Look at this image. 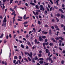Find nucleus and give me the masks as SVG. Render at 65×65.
I'll list each match as a JSON object with an SVG mask.
<instances>
[{"label":"nucleus","instance_id":"nucleus-1","mask_svg":"<svg viewBox=\"0 0 65 65\" xmlns=\"http://www.w3.org/2000/svg\"><path fill=\"white\" fill-rule=\"evenodd\" d=\"M24 54L25 55H28L31 58H32V52H30V54H29V53H27V52H25Z\"/></svg>","mask_w":65,"mask_h":65},{"label":"nucleus","instance_id":"nucleus-2","mask_svg":"<svg viewBox=\"0 0 65 65\" xmlns=\"http://www.w3.org/2000/svg\"><path fill=\"white\" fill-rule=\"evenodd\" d=\"M6 16H5V18H4V20L3 21V23H6L7 21L6 20Z\"/></svg>","mask_w":65,"mask_h":65},{"label":"nucleus","instance_id":"nucleus-3","mask_svg":"<svg viewBox=\"0 0 65 65\" xmlns=\"http://www.w3.org/2000/svg\"><path fill=\"white\" fill-rule=\"evenodd\" d=\"M39 41H43V39L41 38V36H40L39 37Z\"/></svg>","mask_w":65,"mask_h":65},{"label":"nucleus","instance_id":"nucleus-4","mask_svg":"<svg viewBox=\"0 0 65 65\" xmlns=\"http://www.w3.org/2000/svg\"><path fill=\"white\" fill-rule=\"evenodd\" d=\"M6 25V23H3L2 24V26H4L5 27Z\"/></svg>","mask_w":65,"mask_h":65},{"label":"nucleus","instance_id":"nucleus-5","mask_svg":"<svg viewBox=\"0 0 65 65\" xmlns=\"http://www.w3.org/2000/svg\"><path fill=\"white\" fill-rule=\"evenodd\" d=\"M44 44V45H45V44L46 45H48V42L47 43H43V45Z\"/></svg>","mask_w":65,"mask_h":65},{"label":"nucleus","instance_id":"nucleus-6","mask_svg":"<svg viewBox=\"0 0 65 65\" xmlns=\"http://www.w3.org/2000/svg\"><path fill=\"white\" fill-rule=\"evenodd\" d=\"M43 9V6L42 5H41L40 6V9L41 10H42Z\"/></svg>","mask_w":65,"mask_h":65},{"label":"nucleus","instance_id":"nucleus-7","mask_svg":"<svg viewBox=\"0 0 65 65\" xmlns=\"http://www.w3.org/2000/svg\"><path fill=\"white\" fill-rule=\"evenodd\" d=\"M51 40H53V42H56V41H55V40L54 39V38H52Z\"/></svg>","mask_w":65,"mask_h":65},{"label":"nucleus","instance_id":"nucleus-8","mask_svg":"<svg viewBox=\"0 0 65 65\" xmlns=\"http://www.w3.org/2000/svg\"><path fill=\"white\" fill-rule=\"evenodd\" d=\"M59 38L60 39H61V40H63L64 39L63 38H62V37H59Z\"/></svg>","mask_w":65,"mask_h":65},{"label":"nucleus","instance_id":"nucleus-9","mask_svg":"<svg viewBox=\"0 0 65 65\" xmlns=\"http://www.w3.org/2000/svg\"><path fill=\"white\" fill-rule=\"evenodd\" d=\"M43 60H41L39 61L40 64H43Z\"/></svg>","mask_w":65,"mask_h":65},{"label":"nucleus","instance_id":"nucleus-10","mask_svg":"<svg viewBox=\"0 0 65 65\" xmlns=\"http://www.w3.org/2000/svg\"><path fill=\"white\" fill-rule=\"evenodd\" d=\"M59 10L60 11H61L62 12V13H64V12H63V11L62 9H59Z\"/></svg>","mask_w":65,"mask_h":65},{"label":"nucleus","instance_id":"nucleus-11","mask_svg":"<svg viewBox=\"0 0 65 65\" xmlns=\"http://www.w3.org/2000/svg\"><path fill=\"white\" fill-rule=\"evenodd\" d=\"M46 53H48L49 52V51H48V49H46L45 50Z\"/></svg>","mask_w":65,"mask_h":65},{"label":"nucleus","instance_id":"nucleus-12","mask_svg":"<svg viewBox=\"0 0 65 65\" xmlns=\"http://www.w3.org/2000/svg\"><path fill=\"white\" fill-rule=\"evenodd\" d=\"M27 43L28 45H30V46H31V44L28 41Z\"/></svg>","mask_w":65,"mask_h":65},{"label":"nucleus","instance_id":"nucleus-13","mask_svg":"<svg viewBox=\"0 0 65 65\" xmlns=\"http://www.w3.org/2000/svg\"><path fill=\"white\" fill-rule=\"evenodd\" d=\"M28 24V22L26 21V22H24L23 23V25H26V24Z\"/></svg>","mask_w":65,"mask_h":65},{"label":"nucleus","instance_id":"nucleus-14","mask_svg":"<svg viewBox=\"0 0 65 65\" xmlns=\"http://www.w3.org/2000/svg\"><path fill=\"white\" fill-rule=\"evenodd\" d=\"M27 59H28V60L29 61H31V58H30V57H28L27 58Z\"/></svg>","mask_w":65,"mask_h":65},{"label":"nucleus","instance_id":"nucleus-15","mask_svg":"<svg viewBox=\"0 0 65 65\" xmlns=\"http://www.w3.org/2000/svg\"><path fill=\"white\" fill-rule=\"evenodd\" d=\"M36 8L37 9H39V7H38V6L37 5H36Z\"/></svg>","mask_w":65,"mask_h":65},{"label":"nucleus","instance_id":"nucleus-16","mask_svg":"<svg viewBox=\"0 0 65 65\" xmlns=\"http://www.w3.org/2000/svg\"><path fill=\"white\" fill-rule=\"evenodd\" d=\"M24 59L27 62H28V59H27L26 58H24Z\"/></svg>","mask_w":65,"mask_h":65},{"label":"nucleus","instance_id":"nucleus-17","mask_svg":"<svg viewBox=\"0 0 65 65\" xmlns=\"http://www.w3.org/2000/svg\"><path fill=\"white\" fill-rule=\"evenodd\" d=\"M49 33L50 34H52V31H51V30L50 29L49 31Z\"/></svg>","mask_w":65,"mask_h":65},{"label":"nucleus","instance_id":"nucleus-18","mask_svg":"<svg viewBox=\"0 0 65 65\" xmlns=\"http://www.w3.org/2000/svg\"><path fill=\"white\" fill-rule=\"evenodd\" d=\"M30 4L32 5H35V4L33 3H30Z\"/></svg>","mask_w":65,"mask_h":65},{"label":"nucleus","instance_id":"nucleus-19","mask_svg":"<svg viewBox=\"0 0 65 65\" xmlns=\"http://www.w3.org/2000/svg\"><path fill=\"white\" fill-rule=\"evenodd\" d=\"M7 42V41H6V39H5L4 41V43H5Z\"/></svg>","mask_w":65,"mask_h":65},{"label":"nucleus","instance_id":"nucleus-20","mask_svg":"<svg viewBox=\"0 0 65 65\" xmlns=\"http://www.w3.org/2000/svg\"><path fill=\"white\" fill-rule=\"evenodd\" d=\"M35 43L36 44L37 43V39H36L35 40Z\"/></svg>","mask_w":65,"mask_h":65},{"label":"nucleus","instance_id":"nucleus-21","mask_svg":"<svg viewBox=\"0 0 65 65\" xmlns=\"http://www.w3.org/2000/svg\"><path fill=\"white\" fill-rule=\"evenodd\" d=\"M49 45H50V46H51L52 45H53L54 44L52 43H50Z\"/></svg>","mask_w":65,"mask_h":65},{"label":"nucleus","instance_id":"nucleus-22","mask_svg":"<svg viewBox=\"0 0 65 65\" xmlns=\"http://www.w3.org/2000/svg\"><path fill=\"white\" fill-rule=\"evenodd\" d=\"M38 23L39 25H40L41 24V22L39 20L38 21Z\"/></svg>","mask_w":65,"mask_h":65},{"label":"nucleus","instance_id":"nucleus-23","mask_svg":"<svg viewBox=\"0 0 65 65\" xmlns=\"http://www.w3.org/2000/svg\"><path fill=\"white\" fill-rule=\"evenodd\" d=\"M41 37L42 38H43V39H45L46 38L45 36H42Z\"/></svg>","mask_w":65,"mask_h":65},{"label":"nucleus","instance_id":"nucleus-24","mask_svg":"<svg viewBox=\"0 0 65 65\" xmlns=\"http://www.w3.org/2000/svg\"><path fill=\"white\" fill-rule=\"evenodd\" d=\"M21 47L22 48H24V45L23 44H21Z\"/></svg>","mask_w":65,"mask_h":65},{"label":"nucleus","instance_id":"nucleus-25","mask_svg":"<svg viewBox=\"0 0 65 65\" xmlns=\"http://www.w3.org/2000/svg\"><path fill=\"white\" fill-rule=\"evenodd\" d=\"M26 15L25 14L23 17L24 19V20L26 19Z\"/></svg>","mask_w":65,"mask_h":65},{"label":"nucleus","instance_id":"nucleus-26","mask_svg":"<svg viewBox=\"0 0 65 65\" xmlns=\"http://www.w3.org/2000/svg\"><path fill=\"white\" fill-rule=\"evenodd\" d=\"M59 37L58 38V37H56L55 38V39H56V40H59Z\"/></svg>","mask_w":65,"mask_h":65},{"label":"nucleus","instance_id":"nucleus-27","mask_svg":"<svg viewBox=\"0 0 65 65\" xmlns=\"http://www.w3.org/2000/svg\"><path fill=\"white\" fill-rule=\"evenodd\" d=\"M38 56L39 57H41V54L40 53L39 54Z\"/></svg>","mask_w":65,"mask_h":65},{"label":"nucleus","instance_id":"nucleus-28","mask_svg":"<svg viewBox=\"0 0 65 65\" xmlns=\"http://www.w3.org/2000/svg\"><path fill=\"white\" fill-rule=\"evenodd\" d=\"M18 59V57L16 56L14 57V59Z\"/></svg>","mask_w":65,"mask_h":65},{"label":"nucleus","instance_id":"nucleus-29","mask_svg":"<svg viewBox=\"0 0 65 65\" xmlns=\"http://www.w3.org/2000/svg\"><path fill=\"white\" fill-rule=\"evenodd\" d=\"M2 37H3V34H2L0 36V38H2Z\"/></svg>","mask_w":65,"mask_h":65},{"label":"nucleus","instance_id":"nucleus-30","mask_svg":"<svg viewBox=\"0 0 65 65\" xmlns=\"http://www.w3.org/2000/svg\"><path fill=\"white\" fill-rule=\"evenodd\" d=\"M12 1H13V0H10V4H11L12 2Z\"/></svg>","mask_w":65,"mask_h":65},{"label":"nucleus","instance_id":"nucleus-31","mask_svg":"<svg viewBox=\"0 0 65 65\" xmlns=\"http://www.w3.org/2000/svg\"><path fill=\"white\" fill-rule=\"evenodd\" d=\"M35 60H37L38 59V58L37 56H36L35 58H34Z\"/></svg>","mask_w":65,"mask_h":65},{"label":"nucleus","instance_id":"nucleus-32","mask_svg":"<svg viewBox=\"0 0 65 65\" xmlns=\"http://www.w3.org/2000/svg\"><path fill=\"white\" fill-rule=\"evenodd\" d=\"M49 1L51 4H53V2L52 1V0H49Z\"/></svg>","mask_w":65,"mask_h":65},{"label":"nucleus","instance_id":"nucleus-33","mask_svg":"<svg viewBox=\"0 0 65 65\" xmlns=\"http://www.w3.org/2000/svg\"><path fill=\"white\" fill-rule=\"evenodd\" d=\"M15 11H14L12 13V14H11L12 15H13V14H15Z\"/></svg>","mask_w":65,"mask_h":65},{"label":"nucleus","instance_id":"nucleus-34","mask_svg":"<svg viewBox=\"0 0 65 65\" xmlns=\"http://www.w3.org/2000/svg\"><path fill=\"white\" fill-rule=\"evenodd\" d=\"M18 18H19V19H23V18L22 17H20V16H18Z\"/></svg>","mask_w":65,"mask_h":65},{"label":"nucleus","instance_id":"nucleus-35","mask_svg":"<svg viewBox=\"0 0 65 65\" xmlns=\"http://www.w3.org/2000/svg\"><path fill=\"white\" fill-rule=\"evenodd\" d=\"M56 20L57 21V22L59 21V20L58 19V18H56Z\"/></svg>","mask_w":65,"mask_h":65},{"label":"nucleus","instance_id":"nucleus-36","mask_svg":"<svg viewBox=\"0 0 65 65\" xmlns=\"http://www.w3.org/2000/svg\"><path fill=\"white\" fill-rule=\"evenodd\" d=\"M64 18V15H62L61 16V18L63 19Z\"/></svg>","mask_w":65,"mask_h":65},{"label":"nucleus","instance_id":"nucleus-37","mask_svg":"<svg viewBox=\"0 0 65 65\" xmlns=\"http://www.w3.org/2000/svg\"><path fill=\"white\" fill-rule=\"evenodd\" d=\"M46 8L47 9V11H50V10L49 9H48V8L47 7Z\"/></svg>","mask_w":65,"mask_h":65},{"label":"nucleus","instance_id":"nucleus-38","mask_svg":"<svg viewBox=\"0 0 65 65\" xmlns=\"http://www.w3.org/2000/svg\"><path fill=\"white\" fill-rule=\"evenodd\" d=\"M19 64V62L18 61H17L15 63V65H17V64Z\"/></svg>","mask_w":65,"mask_h":65},{"label":"nucleus","instance_id":"nucleus-39","mask_svg":"<svg viewBox=\"0 0 65 65\" xmlns=\"http://www.w3.org/2000/svg\"><path fill=\"white\" fill-rule=\"evenodd\" d=\"M36 11H38V12H40L41 11H40V10H36Z\"/></svg>","mask_w":65,"mask_h":65},{"label":"nucleus","instance_id":"nucleus-40","mask_svg":"<svg viewBox=\"0 0 65 65\" xmlns=\"http://www.w3.org/2000/svg\"><path fill=\"white\" fill-rule=\"evenodd\" d=\"M60 15H60V14H58L57 15V17H60Z\"/></svg>","mask_w":65,"mask_h":65},{"label":"nucleus","instance_id":"nucleus-41","mask_svg":"<svg viewBox=\"0 0 65 65\" xmlns=\"http://www.w3.org/2000/svg\"><path fill=\"white\" fill-rule=\"evenodd\" d=\"M10 10L11 11H13L14 10L13 9H12L10 8Z\"/></svg>","mask_w":65,"mask_h":65},{"label":"nucleus","instance_id":"nucleus-42","mask_svg":"<svg viewBox=\"0 0 65 65\" xmlns=\"http://www.w3.org/2000/svg\"><path fill=\"white\" fill-rule=\"evenodd\" d=\"M43 46H44V49L45 50L46 48H45V45H44V44H43Z\"/></svg>","mask_w":65,"mask_h":65},{"label":"nucleus","instance_id":"nucleus-43","mask_svg":"<svg viewBox=\"0 0 65 65\" xmlns=\"http://www.w3.org/2000/svg\"><path fill=\"white\" fill-rule=\"evenodd\" d=\"M15 62H16V60H14L13 63L14 64L15 63Z\"/></svg>","mask_w":65,"mask_h":65},{"label":"nucleus","instance_id":"nucleus-44","mask_svg":"<svg viewBox=\"0 0 65 65\" xmlns=\"http://www.w3.org/2000/svg\"><path fill=\"white\" fill-rule=\"evenodd\" d=\"M54 27L56 28H58V26H57V25H55Z\"/></svg>","mask_w":65,"mask_h":65},{"label":"nucleus","instance_id":"nucleus-45","mask_svg":"<svg viewBox=\"0 0 65 65\" xmlns=\"http://www.w3.org/2000/svg\"><path fill=\"white\" fill-rule=\"evenodd\" d=\"M17 20L18 21H20L21 22L22 21V20L20 19H18Z\"/></svg>","mask_w":65,"mask_h":65},{"label":"nucleus","instance_id":"nucleus-46","mask_svg":"<svg viewBox=\"0 0 65 65\" xmlns=\"http://www.w3.org/2000/svg\"><path fill=\"white\" fill-rule=\"evenodd\" d=\"M24 26L25 27H28V25H26L24 24Z\"/></svg>","mask_w":65,"mask_h":65},{"label":"nucleus","instance_id":"nucleus-47","mask_svg":"<svg viewBox=\"0 0 65 65\" xmlns=\"http://www.w3.org/2000/svg\"><path fill=\"white\" fill-rule=\"evenodd\" d=\"M64 61L62 60V61H61V64H64Z\"/></svg>","mask_w":65,"mask_h":65},{"label":"nucleus","instance_id":"nucleus-48","mask_svg":"<svg viewBox=\"0 0 65 65\" xmlns=\"http://www.w3.org/2000/svg\"><path fill=\"white\" fill-rule=\"evenodd\" d=\"M50 61H51V63H53L54 61H53L52 59H50Z\"/></svg>","mask_w":65,"mask_h":65},{"label":"nucleus","instance_id":"nucleus-49","mask_svg":"<svg viewBox=\"0 0 65 65\" xmlns=\"http://www.w3.org/2000/svg\"><path fill=\"white\" fill-rule=\"evenodd\" d=\"M15 19H14L13 20V23H14V22H15Z\"/></svg>","mask_w":65,"mask_h":65},{"label":"nucleus","instance_id":"nucleus-50","mask_svg":"<svg viewBox=\"0 0 65 65\" xmlns=\"http://www.w3.org/2000/svg\"><path fill=\"white\" fill-rule=\"evenodd\" d=\"M32 62H33V63H35V61H34V59L32 60Z\"/></svg>","mask_w":65,"mask_h":65},{"label":"nucleus","instance_id":"nucleus-51","mask_svg":"<svg viewBox=\"0 0 65 65\" xmlns=\"http://www.w3.org/2000/svg\"><path fill=\"white\" fill-rule=\"evenodd\" d=\"M15 3H19V1H15Z\"/></svg>","mask_w":65,"mask_h":65},{"label":"nucleus","instance_id":"nucleus-52","mask_svg":"<svg viewBox=\"0 0 65 65\" xmlns=\"http://www.w3.org/2000/svg\"><path fill=\"white\" fill-rule=\"evenodd\" d=\"M51 28L52 29H54V28H55V27H54L53 26H52L51 27Z\"/></svg>","mask_w":65,"mask_h":65},{"label":"nucleus","instance_id":"nucleus-53","mask_svg":"<svg viewBox=\"0 0 65 65\" xmlns=\"http://www.w3.org/2000/svg\"><path fill=\"white\" fill-rule=\"evenodd\" d=\"M50 55H51V53H50V52H48V56H50Z\"/></svg>","mask_w":65,"mask_h":65},{"label":"nucleus","instance_id":"nucleus-54","mask_svg":"<svg viewBox=\"0 0 65 65\" xmlns=\"http://www.w3.org/2000/svg\"><path fill=\"white\" fill-rule=\"evenodd\" d=\"M59 31H57V36H58V34H59Z\"/></svg>","mask_w":65,"mask_h":65},{"label":"nucleus","instance_id":"nucleus-55","mask_svg":"<svg viewBox=\"0 0 65 65\" xmlns=\"http://www.w3.org/2000/svg\"><path fill=\"white\" fill-rule=\"evenodd\" d=\"M39 53H40V54H41L42 53V51H39Z\"/></svg>","mask_w":65,"mask_h":65},{"label":"nucleus","instance_id":"nucleus-56","mask_svg":"<svg viewBox=\"0 0 65 65\" xmlns=\"http://www.w3.org/2000/svg\"><path fill=\"white\" fill-rule=\"evenodd\" d=\"M62 53L63 54H65V51L64 50L63 51H62Z\"/></svg>","mask_w":65,"mask_h":65},{"label":"nucleus","instance_id":"nucleus-57","mask_svg":"<svg viewBox=\"0 0 65 65\" xmlns=\"http://www.w3.org/2000/svg\"><path fill=\"white\" fill-rule=\"evenodd\" d=\"M8 35H7L6 37V39H8Z\"/></svg>","mask_w":65,"mask_h":65},{"label":"nucleus","instance_id":"nucleus-58","mask_svg":"<svg viewBox=\"0 0 65 65\" xmlns=\"http://www.w3.org/2000/svg\"><path fill=\"white\" fill-rule=\"evenodd\" d=\"M26 38H28V37H29V36L28 35H26Z\"/></svg>","mask_w":65,"mask_h":65},{"label":"nucleus","instance_id":"nucleus-59","mask_svg":"<svg viewBox=\"0 0 65 65\" xmlns=\"http://www.w3.org/2000/svg\"><path fill=\"white\" fill-rule=\"evenodd\" d=\"M34 37V36H33V37H30L31 39H33V38Z\"/></svg>","mask_w":65,"mask_h":65},{"label":"nucleus","instance_id":"nucleus-60","mask_svg":"<svg viewBox=\"0 0 65 65\" xmlns=\"http://www.w3.org/2000/svg\"><path fill=\"white\" fill-rule=\"evenodd\" d=\"M64 6L65 5H64V4H62V7H64Z\"/></svg>","mask_w":65,"mask_h":65},{"label":"nucleus","instance_id":"nucleus-61","mask_svg":"<svg viewBox=\"0 0 65 65\" xmlns=\"http://www.w3.org/2000/svg\"><path fill=\"white\" fill-rule=\"evenodd\" d=\"M4 64H5V65H7V63H6V61H5V63H4Z\"/></svg>","mask_w":65,"mask_h":65},{"label":"nucleus","instance_id":"nucleus-62","mask_svg":"<svg viewBox=\"0 0 65 65\" xmlns=\"http://www.w3.org/2000/svg\"><path fill=\"white\" fill-rule=\"evenodd\" d=\"M45 42H47V39H45Z\"/></svg>","mask_w":65,"mask_h":65},{"label":"nucleus","instance_id":"nucleus-63","mask_svg":"<svg viewBox=\"0 0 65 65\" xmlns=\"http://www.w3.org/2000/svg\"><path fill=\"white\" fill-rule=\"evenodd\" d=\"M36 14H37V15H38V12H36Z\"/></svg>","mask_w":65,"mask_h":65},{"label":"nucleus","instance_id":"nucleus-64","mask_svg":"<svg viewBox=\"0 0 65 65\" xmlns=\"http://www.w3.org/2000/svg\"><path fill=\"white\" fill-rule=\"evenodd\" d=\"M59 42L60 43H62V41L61 40H59Z\"/></svg>","mask_w":65,"mask_h":65}]
</instances>
